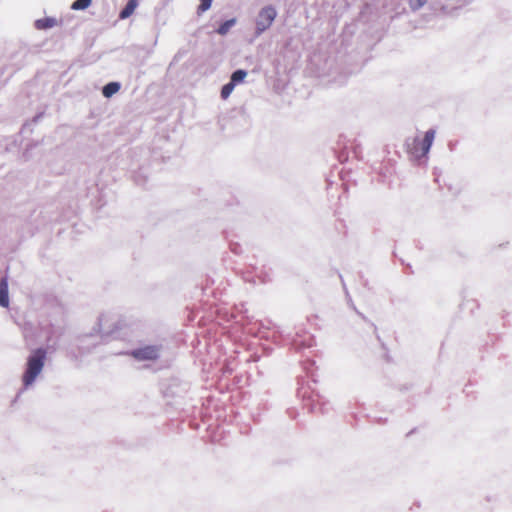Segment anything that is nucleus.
Returning <instances> with one entry per match:
<instances>
[{
    "label": "nucleus",
    "mask_w": 512,
    "mask_h": 512,
    "mask_svg": "<svg viewBox=\"0 0 512 512\" xmlns=\"http://www.w3.org/2000/svg\"><path fill=\"white\" fill-rule=\"evenodd\" d=\"M247 75V72L244 71V70H237L235 71L232 76H231V82L234 83V85H236L237 83H240L242 82L245 77Z\"/></svg>",
    "instance_id": "9"
},
{
    "label": "nucleus",
    "mask_w": 512,
    "mask_h": 512,
    "mask_svg": "<svg viewBox=\"0 0 512 512\" xmlns=\"http://www.w3.org/2000/svg\"><path fill=\"white\" fill-rule=\"evenodd\" d=\"M435 138V131L430 129L425 133L423 139L415 138L412 145L409 148V152L415 158H422L429 152L430 147Z\"/></svg>",
    "instance_id": "2"
},
{
    "label": "nucleus",
    "mask_w": 512,
    "mask_h": 512,
    "mask_svg": "<svg viewBox=\"0 0 512 512\" xmlns=\"http://www.w3.org/2000/svg\"><path fill=\"white\" fill-rule=\"evenodd\" d=\"M229 23H226L225 25H222L219 29L220 33H225L228 29Z\"/></svg>",
    "instance_id": "13"
},
{
    "label": "nucleus",
    "mask_w": 512,
    "mask_h": 512,
    "mask_svg": "<svg viewBox=\"0 0 512 512\" xmlns=\"http://www.w3.org/2000/svg\"><path fill=\"white\" fill-rule=\"evenodd\" d=\"M276 10L272 6H266L264 7L258 16L257 20V29L259 32H263L267 28H269L274 19L276 18Z\"/></svg>",
    "instance_id": "3"
},
{
    "label": "nucleus",
    "mask_w": 512,
    "mask_h": 512,
    "mask_svg": "<svg viewBox=\"0 0 512 512\" xmlns=\"http://www.w3.org/2000/svg\"><path fill=\"white\" fill-rule=\"evenodd\" d=\"M131 355L137 360H156L158 349L155 346H146L132 351Z\"/></svg>",
    "instance_id": "4"
},
{
    "label": "nucleus",
    "mask_w": 512,
    "mask_h": 512,
    "mask_svg": "<svg viewBox=\"0 0 512 512\" xmlns=\"http://www.w3.org/2000/svg\"><path fill=\"white\" fill-rule=\"evenodd\" d=\"M92 0H76L73 2L71 8L73 10H83L86 9L90 4Z\"/></svg>",
    "instance_id": "10"
},
{
    "label": "nucleus",
    "mask_w": 512,
    "mask_h": 512,
    "mask_svg": "<svg viewBox=\"0 0 512 512\" xmlns=\"http://www.w3.org/2000/svg\"><path fill=\"white\" fill-rule=\"evenodd\" d=\"M137 6H138L137 0H129L127 2L126 6L123 8V10L120 12L119 18L126 19V18L130 17L134 13Z\"/></svg>",
    "instance_id": "6"
},
{
    "label": "nucleus",
    "mask_w": 512,
    "mask_h": 512,
    "mask_svg": "<svg viewBox=\"0 0 512 512\" xmlns=\"http://www.w3.org/2000/svg\"><path fill=\"white\" fill-rule=\"evenodd\" d=\"M0 305L3 307L9 305L8 283L5 278L0 281Z\"/></svg>",
    "instance_id": "5"
},
{
    "label": "nucleus",
    "mask_w": 512,
    "mask_h": 512,
    "mask_svg": "<svg viewBox=\"0 0 512 512\" xmlns=\"http://www.w3.org/2000/svg\"><path fill=\"white\" fill-rule=\"evenodd\" d=\"M199 1H200V4L197 8V13L200 15V14L204 13L205 11H207L211 7L213 0H199Z\"/></svg>",
    "instance_id": "12"
},
{
    "label": "nucleus",
    "mask_w": 512,
    "mask_h": 512,
    "mask_svg": "<svg viewBox=\"0 0 512 512\" xmlns=\"http://www.w3.org/2000/svg\"><path fill=\"white\" fill-rule=\"evenodd\" d=\"M45 359L46 351L42 348L35 350L28 358L27 369L22 378L23 384L26 387L31 385L40 374L43 369Z\"/></svg>",
    "instance_id": "1"
},
{
    "label": "nucleus",
    "mask_w": 512,
    "mask_h": 512,
    "mask_svg": "<svg viewBox=\"0 0 512 512\" xmlns=\"http://www.w3.org/2000/svg\"><path fill=\"white\" fill-rule=\"evenodd\" d=\"M120 89V84L117 82H110L103 87L102 93L105 97L109 98Z\"/></svg>",
    "instance_id": "7"
},
{
    "label": "nucleus",
    "mask_w": 512,
    "mask_h": 512,
    "mask_svg": "<svg viewBox=\"0 0 512 512\" xmlns=\"http://www.w3.org/2000/svg\"><path fill=\"white\" fill-rule=\"evenodd\" d=\"M54 25H55V20L53 18L38 19L35 22V26L37 29H47V28L53 27Z\"/></svg>",
    "instance_id": "8"
},
{
    "label": "nucleus",
    "mask_w": 512,
    "mask_h": 512,
    "mask_svg": "<svg viewBox=\"0 0 512 512\" xmlns=\"http://www.w3.org/2000/svg\"><path fill=\"white\" fill-rule=\"evenodd\" d=\"M234 87H235V85L231 81L229 83L225 84L221 90V97L223 99H227L230 96V94L232 93Z\"/></svg>",
    "instance_id": "11"
}]
</instances>
